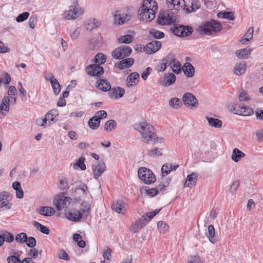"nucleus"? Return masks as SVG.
Here are the masks:
<instances>
[{
    "instance_id": "47",
    "label": "nucleus",
    "mask_w": 263,
    "mask_h": 263,
    "mask_svg": "<svg viewBox=\"0 0 263 263\" xmlns=\"http://www.w3.org/2000/svg\"><path fill=\"white\" fill-rule=\"evenodd\" d=\"M15 240L20 243H23L27 240V235L25 233H20L15 236Z\"/></svg>"
},
{
    "instance_id": "29",
    "label": "nucleus",
    "mask_w": 263,
    "mask_h": 263,
    "mask_svg": "<svg viewBox=\"0 0 263 263\" xmlns=\"http://www.w3.org/2000/svg\"><path fill=\"white\" fill-rule=\"evenodd\" d=\"M85 160V158L84 157H81L77 161L73 164V168L75 170H77L79 168L82 171L85 170L86 166L84 163Z\"/></svg>"
},
{
    "instance_id": "54",
    "label": "nucleus",
    "mask_w": 263,
    "mask_h": 263,
    "mask_svg": "<svg viewBox=\"0 0 263 263\" xmlns=\"http://www.w3.org/2000/svg\"><path fill=\"white\" fill-rule=\"evenodd\" d=\"M187 263H202V262L198 255H195L189 257Z\"/></svg>"
},
{
    "instance_id": "49",
    "label": "nucleus",
    "mask_w": 263,
    "mask_h": 263,
    "mask_svg": "<svg viewBox=\"0 0 263 263\" xmlns=\"http://www.w3.org/2000/svg\"><path fill=\"white\" fill-rule=\"evenodd\" d=\"M157 23L161 25H169L171 24V20L169 18L167 20L165 15L159 16L157 20Z\"/></svg>"
},
{
    "instance_id": "55",
    "label": "nucleus",
    "mask_w": 263,
    "mask_h": 263,
    "mask_svg": "<svg viewBox=\"0 0 263 263\" xmlns=\"http://www.w3.org/2000/svg\"><path fill=\"white\" fill-rule=\"evenodd\" d=\"M2 236L4 237L6 242H11L14 240V236L13 234L7 231H5Z\"/></svg>"
},
{
    "instance_id": "43",
    "label": "nucleus",
    "mask_w": 263,
    "mask_h": 263,
    "mask_svg": "<svg viewBox=\"0 0 263 263\" xmlns=\"http://www.w3.org/2000/svg\"><path fill=\"white\" fill-rule=\"evenodd\" d=\"M81 212L83 214H86L87 216L88 214L90 212V206L87 201H83L81 204Z\"/></svg>"
},
{
    "instance_id": "21",
    "label": "nucleus",
    "mask_w": 263,
    "mask_h": 263,
    "mask_svg": "<svg viewBox=\"0 0 263 263\" xmlns=\"http://www.w3.org/2000/svg\"><path fill=\"white\" fill-rule=\"evenodd\" d=\"M55 211L50 206H41L38 209V213L45 216H51L54 214Z\"/></svg>"
},
{
    "instance_id": "19",
    "label": "nucleus",
    "mask_w": 263,
    "mask_h": 263,
    "mask_svg": "<svg viewBox=\"0 0 263 263\" xmlns=\"http://www.w3.org/2000/svg\"><path fill=\"white\" fill-rule=\"evenodd\" d=\"M247 69V63L246 62H241L239 63H237L235 65L234 68L233 69V72L237 75H242L246 71Z\"/></svg>"
},
{
    "instance_id": "57",
    "label": "nucleus",
    "mask_w": 263,
    "mask_h": 263,
    "mask_svg": "<svg viewBox=\"0 0 263 263\" xmlns=\"http://www.w3.org/2000/svg\"><path fill=\"white\" fill-rule=\"evenodd\" d=\"M239 184L240 182L238 180H235L233 182L230 189V193L232 194H234L236 192L237 188L239 186Z\"/></svg>"
},
{
    "instance_id": "53",
    "label": "nucleus",
    "mask_w": 263,
    "mask_h": 263,
    "mask_svg": "<svg viewBox=\"0 0 263 263\" xmlns=\"http://www.w3.org/2000/svg\"><path fill=\"white\" fill-rule=\"evenodd\" d=\"M162 149H159L158 148H155L153 149L149 150L147 154L149 156H160L162 155L161 153Z\"/></svg>"
},
{
    "instance_id": "12",
    "label": "nucleus",
    "mask_w": 263,
    "mask_h": 263,
    "mask_svg": "<svg viewBox=\"0 0 263 263\" xmlns=\"http://www.w3.org/2000/svg\"><path fill=\"white\" fill-rule=\"evenodd\" d=\"M234 113L243 116H248L253 114V110L246 106H240V105L235 104L232 108Z\"/></svg>"
},
{
    "instance_id": "59",
    "label": "nucleus",
    "mask_w": 263,
    "mask_h": 263,
    "mask_svg": "<svg viewBox=\"0 0 263 263\" xmlns=\"http://www.w3.org/2000/svg\"><path fill=\"white\" fill-rule=\"evenodd\" d=\"M58 256L59 258L68 261L70 259L68 254L64 250L60 251V252L58 253Z\"/></svg>"
},
{
    "instance_id": "33",
    "label": "nucleus",
    "mask_w": 263,
    "mask_h": 263,
    "mask_svg": "<svg viewBox=\"0 0 263 263\" xmlns=\"http://www.w3.org/2000/svg\"><path fill=\"white\" fill-rule=\"evenodd\" d=\"M124 206V203L122 201H117L114 202L111 206L112 209L118 213H122V210Z\"/></svg>"
},
{
    "instance_id": "30",
    "label": "nucleus",
    "mask_w": 263,
    "mask_h": 263,
    "mask_svg": "<svg viewBox=\"0 0 263 263\" xmlns=\"http://www.w3.org/2000/svg\"><path fill=\"white\" fill-rule=\"evenodd\" d=\"M176 61V55L173 53H168L162 61H164L167 66H172Z\"/></svg>"
},
{
    "instance_id": "20",
    "label": "nucleus",
    "mask_w": 263,
    "mask_h": 263,
    "mask_svg": "<svg viewBox=\"0 0 263 263\" xmlns=\"http://www.w3.org/2000/svg\"><path fill=\"white\" fill-rule=\"evenodd\" d=\"M197 178L198 175L195 173H193L190 175H187L184 186L186 187H192V186H194L196 184L197 180Z\"/></svg>"
},
{
    "instance_id": "10",
    "label": "nucleus",
    "mask_w": 263,
    "mask_h": 263,
    "mask_svg": "<svg viewBox=\"0 0 263 263\" xmlns=\"http://www.w3.org/2000/svg\"><path fill=\"white\" fill-rule=\"evenodd\" d=\"M86 70L88 75L97 78H99L104 72L103 68L97 64H90L87 66Z\"/></svg>"
},
{
    "instance_id": "8",
    "label": "nucleus",
    "mask_w": 263,
    "mask_h": 263,
    "mask_svg": "<svg viewBox=\"0 0 263 263\" xmlns=\"http://www.w3.org/2000/svg\"><path fill=\"white\" fill-rule=\"evenodd\" d=\"M171 31L178 36H188L192 33L191 27H185L183 25H176L171 28Z\"/></svg>"
},
{
    "instance_id": "17",
    "label": "nucleus",
    "mask_w": 263,
    "mask_h": 263,
    "mask_svg": "<svg viewBox=\"0 0 263 263\" xmlns=\"http://www.w3.org/2000/svg\"><path fill=\"white\" fill-rule=\"evenodd\" d=\"M139 74L137 72L130 73L126 79L127 86L130 87L136 85L139 82Z\"/></svg>"
},
{
    "instance_id": "11",
    "label": "nucleus",
    "mask_w": 263,
    "mask_h": 263,
    "mask_svg": "<svg viewBox=\"0 0 263 263\" xmlns=\"http://www.w3.org/2000/svg\"><path fill=\"white\" fill-rule=\"evenodd\" d=\"M64 215L71 221H78L82 218V212L76 209H66Z\"/></svg>"
},
{
    "instance_id": "16",
    "label": "nucleus",
    "mask_w": 263,
    "mask_h": 263,
    "mask_svg": "<svg viewBox=\"0 0 263 263\" xmlns=\"http://www.w3.org/2000/svg\"><path fill=\"white\" fill-rule=\"evenodd\" d=\"M96 87L102 91H107L110 89V83L104 79H100L96 82Z\"/></svg>"
},
{
    "instance_id": "38",
    "label": "nucleus",
    "mask_w": 263,
    "mask_h": 263,
    "mask_svg": "<svg viewBox=\"0 0 263 263\" xmlns=\"http://www.w3.org/2000/svg\"><path fill=\"white\" fill-rule=\"evenodd\" d=\"M88 124L90 128L96 129L99 127L100 122L96 117H93L88 120Z\"/></svg>"
},
{
    "instance_id": "41",
    "label": "nucleus",
    "mask_w": 263,
    "mask_h": 263,
    "mask_svg": "<svg viewBox=\"0 0 263 263\" xmlns=\"http://www.w3.org/2000/svg\"><path fill=\"white\" fill-rule=\"evenodd\" d=\"M133 40L134 36L132 35L127 34L120 37L118 39V42L120 43L129 44L132 42Z\"/></svg>"
},
{
    "instance_id": "13",
    "label": "nucleus",
    "mask_w": 263,
    "mask_h": 263,
    "mask_svg": "<svg viewBox=\"0 0 263 263\" xmlns=\"http://www.w3.org/2000/svg\"><path fill=\"white\" fill-rule=\"evenodd\" d=\"M94 178L97 179L106 170V165L103 162H98L93 163L92 166Z\"/></svg>"
},
{
    "instance_id": "6",
    "label": "nucleus",
    "mask_w": 263,
    "mask_h": 263,
    "mask_svg": "<svg viewBox=\"0 0 263 263\" xmlns=\"http://www.w3.org/2000/svg\"><path fill=\"white\" fill-rule=\"evenodd\" d=\"M132 52V49L124 45L116 48L112 52L111 55L115 59L121 60L129 56Z\"/></svg>"
},
{
    "instance_id": "23",
    "label": "nucleus",
    "mask_w": 263,
    "mask_h": 263,
    "mask_svg": "<svg viewBox=\"0 0 263 263\" xmlns=\"http://www.w3.org/2000/svg\"><path fill=\"white\" fill-rule=\"evenodd\" d=\"M184 69H183L184 74L189 78L192 77L195 73V69L194 66L190 63H186L184 65Z\"/></svg>"
},
{
    "instance_id": "3",
    "label": "nucleus",
    "mask_w": 263,
    "mask_h": 263,
    "mask_svg": "<svg viewBox=\"0 0 263 263\" xmlns=\"http://www.w3.org/2000/svg\"><path fill=\"white\" fill-rule=\"evenodd\" d=\"M199 28L205 34L212 35L219 31L222 28V25L219 22L212 20L205 22Z\"/></svg>"
},
{
    "instance_id": "58",
    "label": "nucleus",
    "mask_w": 263,
    "mask_h": 263,
    "mask_svg": "<svg viewBox=\"0 0 263 263\" xmlns=\"http://www.w3.org/2000/svg\"><path fill=\"white\" fill-rule=\"evenodd\" d=\"M149 219H148L146 216V215H143L141 218H140L139 219L138 221H137L140 224V225L141 226V227H142V228H143L144 227H145L147 223L149 221Z\"/></svg>"
},
{
    "instance_id": "44",
    "label": "nucleus",
    "mask_w": 263,
    "mask_h": 263,
    "mask_svg": "<svg viewBox=\"0 0 263 263\" xmlns=\"http://www.w3.org/2000/svg\"><path fill=\"white\" fill-rule=\"evenodd\" d=\"M106 61V57L101 53H97L95 57V62L99 65L104 64Z\"/></svg>"
},
{
    "instance_id": "34",
    "label": "nucleus",
    "mask_w": 263,
    "mask_h": 263,
    "mask_svg": "<svg viewBox=\"0 0 263 263\" xmlns=\"http://www.w3.org/2000/svg\"><path fill=\"white\" fill-rule=\"evenodd\" d=\"M180 1L181 0H166V4L171 10L173 9L179 10ZM181 1L184 2V0H181Z\"/></svg>"
},
{
    "instance_id": "51",
    "label": "nucleus",
    "mask_w": 263,
    "mask_h": 263,
    "mask_svg": "<svg viewBox=\"0 0 263 263\" xmlns=\"http://www.w3.org/2000/svg\"><path fill=\"white\" fill-rule=\"evenodd\" d=\"M171 172L170 165L168 163L163 164L161 167V173L163 177L167 175Z\"/></svg>"
},
{
    "instance_id": "37",
    "label": "nucleus",
    "mask_w": 263,
    "mask_h": 263,
    "mask_svg": "<svg viewBox=\"0 0 263 263\" xmlns=\"http://www.w3.org/2000/svg\"><path fill=\"white\" fill-rule=\"evenodd\" d=\"M10 99L8 97H5L2 100V103L0 105V109L2 110L9 111V104Z\"/></svg>"
},
{
    "instance_id": "25",
    "label": "nucleus",
    "mask_w": 263,
    "mask_h": 263,
    "mask_svg": "<svg viewBox=\"0 0 263 263\" xmlns=\"http://www.w3.org/2000/svg\"><path fill=\"white\" fill-rule=\"evenodd\" d=\"M245 156V154L242 152L237 148H235L233 150L231 158L234 162H237Z\"/></svg>"
},
{
    "instance_id": "2",
    "label": "nucleus",
    "mask_w": 263,
    "mask_h": 263,
    "mask_svg": "<svg viewBox=\"0 0 263 263\" xmlns=\"http://www.w3.org/2000/svg\"><path fill=\"white\" fill-rule=\"evenodd\" d=\"M136 129L139 132L142 137V141L146 143L153 142L156 139L155 128L146 122H141L136 126Z\"/></svg>"
},
{
    "instance_id": "60",
    "label": "nucleus",
    "mask_w": 263,
    "mask_h": 263,
    "mask_svg": "<svg viewBox=\"0 0 263 263\" xmlns=\"http://www.w3.org/2000/svg\"><path fill=\"white\" fill-rule=\"evenodd\" d=\"M45 117L48 120L49 125L51 124L52 123H55L58 120V118L52 116L49 111L45 115Z\"/></svg>"
},
{
    "instance_id": "22",
    "label": "nucleus",
    "mask_w": 263,
    "mask_h": 263,
    "mask_svg": "<svg viewBox=\"0 0 263 263\" xmlns=\"http://www.w3.org/2000/svg\"><path fill=\"white\" fill-rule=\"evenodd\" d=\"M117 64V67L120 69H123L124 68H129L134 63V60L133 58H129L125 59H122Z\"/></svg>"
},
{
    "instance_id": "42",
    "label": "nucleus",
    "mask_w": 263,
    "mask_h": 263,
    "mask_svg": "<svg viewBox=\"0 0 263 263\" xmlns=\"http://www.w3.org/2000/svg\"><path fill=\"white\" fill-rule=\"evenodd\" d=\"M170 181L171 179H167L165 181L161 182L158 185L157 187L158 192H162V194H163L164 193V191L166 189V187L169 185Z\"/></svg>"
},
{
    "instance_id": "32",
    "label": "nucleus",
    "mask_w": 263,
    "mask_h": 263,
    "mask_svg": "<svg viewBox=\"0 0 263 263\" xmlns=\"http://www.w3.org/2000/svg\"><path fill=\"white\" fill-rule=\"evenodd\" d=\"M33 225L36 228L38 231H40L41 233L44 234L48 235L50 233V230L48 228L42 225L37 221H33Z\"/></svg>"
},
{
    "instance_id": "35",
    "label": "nucleus",
    "mask_w": 263,
    "mask_h": 263,
    "mask_svg": "<svg viewBox=\"0 0 263 263\" xmlns=\"http://www.w3.org/2000/svg\"><path fill=\"white\" fill-rule=\"evenodd\" d=\"M200 7V2L199 0H192L190 8H187L186 11L187 13L195 12Z\"/></svg>"
},
{
    "instance_id": "1",
    "label": "nucleus",
    "mask_w": 263,
    "mask_h": 263,
    "mask_svg": "<svg viewBox=\"0 0 263 263\" xmlns=\"http://www.w3.org/2000/svg\"><path fill=\"white\" fill-rule=\"evenodd\" d=\"M152 0H143L138 10L140 21L149 22L155 18L157 5L156 2H154V5L152 6Z\"/></svg>"
},
{
    "instance_id": "5",
    "label": "nucleus",
    "mask_w": 263,
    "mask_h": 263,
    "mask_svg": "<svg viewBox=\"0 0 263 263\" xmlns=\"http://www.w3.org/2000/svg\"><path fill=\"white\" fill-rule=\"evenodd\" d=\"M71 200V199L70 197L65 196L64 193H61L55 197L54 200V204L58 211H61L69 206Z\"/></svg>"
},
{
    "instance_id": "28",
    "label": "nucleus",
    "mask_w": 263,
    "mask_h": 263,
    "mask_svg": "<svg viewBox=\"0 0 263 263\" xmlns=\"http://www.w3.org/2000/svg\"><path fill=\"white\" fill-rule=\"evenodd\" d=\"M130 16L128 15L116 14L115 15V23L119 25L124 24L129 21Z\"/></svg>"
},
{
    "instance_id": "27",
    "label": "nucleus",
    "mask_w": 263,
    "mask_h": 263,
    "mask_svg": "<svg viewBox=\"0 0 263 263\" xmlns=\"http://www.w3.org/2000/svg\"><path fill=\"white\" fill-rule=\"evenodd\" d=\"M100 24V22L98 20L94 18L88 21L86 24L85 28L86 30L91 31L99 27Z\"/></svg>"
},
{
    "instance_id": "26",
    "label": "nucleus",
    "mask_w": 263,
    "mask_h": 263,
    "mask_svg": "<svg viewBox=\"0 0 263 263\" xmlns=\"http://www.w3.org/2000/svg\"><path fill=\"white\" fill-rule=\"evenodd\" d=\"M208 234L207 235L209 241L213 244L217 241V238L215 236V229L212 224L209 225L208 228Z\"/></svg>"
},
{
    "instance_id": "52",
    "label": "nucleus",
    "mask_w": 263,
    "mask_h": 263,
    "mask_svg": "<svg viewBox=\"0 0 263 263\" xmlns=\"http://www.w3.org/2000/svg\"><path fill=\"white\" fill-rule=\"evenodd\" d=\"M25 242L28 247L32 248L34 247L36 243L35 238L32 236L27 237V240L25 241Z\"/></svg>"
},
{
    "instance_id": "40",
    "label": "nucleus",
    "mask_w": 263,
    "mask_h": 263,
    "mask_svg": "<svg viewBox=\"0 0 263 263\" xmlns=\"http://www.w3.org/2000/svg\"><path fill=\"white\" fill-rule=\"evenodd\" d=\"M149 34L152 36L157 39L163 38L165 36V34L163 32L158 31L155 29H151Z\"/></svg>"
},
{
    "instance_id": "64",
    "label": "nucleus",
    "mask_w": 263,
    "mask_h": 263,
    "mask_svg": "<svg viewBox=\"0 0 263 263\" xmlns=\"http://www.w3.org/2000/svg\"><path fill=\"white\" fill-rule=\"evenodd\" d=\"M141 228H142V227H141V226L140 225L139 222L138 221H137L136 223H135L134 224L132 225V226L130 228V230L132 232L135 233L137 232Z\"/></svg>"
},
{
    "instance_id": "46",
    "label": "nucleus",
    "mask_w": 263,
    "mask_h": 263,
    "mask_svg": "<svg viewBox=\"0 0 263 263\" xmlns=\"http://www.w3.org/2000/svg\"><path fill=\"white\" fill-rule=\"evenodd\" d=\"M157 227L159 231L162 233H164L167 231L169 228V226L167 224L161 221L158 222Z\"/></svg>"
},
{
    "instance_id": "4",
    "label": "nucleus",
    "mask_w": 263,
    "mask_h": 263,
    "mask_svg": "<svg viewBox=\"0 0 263 263\" xmlns=\"http://www.w3.org/2000/svg\"><path fill=\"white\" fill-rule=\"evenodd\" d=\"M138 175L139 179L147 184L153 183L156 180V177L153 172L145 167H141L138 169Z\"/></svg>"
},
{
    "instance_id": "63",
    "label": "nucleus",
    "mask_w": 263,
    "mask_h": 263,
    "mask_svg": "<svg viewBox=\"0 0 263 263\" xmlns=\"http://www.w3.org/2000/svg\"><path fill=\"white\" fill-rule=\"evenodd\" d=\"M239 100L240 101H246L250 100L249 96L246 91H242L239 96Z\"/></svg>"
},
{
    "instance_id": "45",
    "label": "nucleus",
    "mask_w": 263,
    "mask_h": 263,
    "mask_svg": "<svg viewBox=\"0 0 263 263\" xmlns=\"http://www.w3.org/2000/svg\"><path fill=\"white\" fill-rule=\"evenodd\" d=\"M172 70L176 73L179 74L181 72L182 66L181 64L178 61H176L171 67Z\"/></svg>"
},
{
    "instance_id": "61",
    "label": "nucleus",
    "mask_w": 263,
    "mask_h": 263,
    "mask_svg": "<svg viewBox=\"0 0 263 263\" xmlns=\"http://www.w3.org/2000/svg\"><path fill=\"white\" fill-rule=\"evenodd\" d=\"M11 198L10 194L6 191L2 192L0 193V199L3 201H9Z\"/></svg>"
},
{
    "instance_id": "9",
    "label": "nucleus",
    "mask_w": 263,
    "mask_h": 263,
    "mask_svg": "<svg viewBox=\"0 0 263 263\" xmlns=\"http://www.w3.org/2000/svg\"><path fill=\"white\" fill-rule=\"evenodd\" d=\"M184 104L191 109H196L198 106V102L195 96L190 92L184 93L182 97Z\"/></svg>"
},
{
    "instance_id": "18",
    "label": "nucleus",
    "mask_w": 263,
    "mask_h": 263,
    "mask_svg": "<svg viewBox=\"0 0 263 263\" xmlns=\"http://www.w3.org/2000/svg\"><path fill=\"white\" fill-rule=\"evenodd\" d=\"M176 80V76L173 73H165L164 76V81L162 85L164 86H169L175 83Z\"/></svg>"
},
{
    "instance_id": "50",
    "label": "nucleus",
    "mask_w": 263,
    "mask_h": 263,
    "mask_svg": "<svg viewBox=\"0 0 263 263\" xmlns=\"http://www.w3.org/2000/svg\"><path fill=\"white\" fill-rule=\"evenodd\" d=\"M29 16V13L28 12H24L20 14L16 17V21L18 23L22 22L27 20Z\"/></svg>"
},
{
    "instance_id": "15",
    "label": "nucleus",
    "mask_w": 263,
    "mask_h": 263,
    "mask_svg": "<svg viewBox=\"0 0 263 263\" xmlns=\"http://www.w3.org/2000/svg\"><path fill=\"white\" fill-rule=\"evenodd\" d=\"M125 93V90L123 88L117 87H113L109 90L108 95L110 99H117L122 98Z\"/></svg>"
},
{
    "instance_id": "14",
    "label": "nucleus",
    "mask_w": 263,
    "mask_h": 263,
    "mask_svg": "<svg viewBox=\"0 0 263 263\" xmlns=\"http://www.w3.org/2000/svg\"><path fill=\"white\" fill-rule=\"evenodd\" d=\"M162 45L161 42L154 41L147 44L145 47V50L148 54H153L160 49Z\"/></svg>"
},
{
    "instance_id": "39",
    "label": "nucleus",
    "mask_w": 263,
    "mask_h": 263,
    "mask_svg": "<svg viewBox=\"0 0 263 263\" xmlns=\"http://www.w3.org/2000/svg\"><path fill=\"white\" fill-rule=\"evenodd\" d=\"M169 105L174 109H177L182 105L181 101L177 98H172L169 101Z\"/></svg>"
},
{
    "instance_id": "36",
    "label": "nucleus",
    "mask_w": 263,
    "mask_h": 263,
    "mask_svg": "<svg viewBox=\"0 0 263 263\" xmlns=\"http://www.w3.org/2000/svg\"><path fill=\"white\" fill-rule=\"evenodd\" d=\"M117 126V123L114 120L107 121L104 125V129L106 132H111Z\"/></svg>"
},
{
    "instance_id": "48",
    "label": "nucleus",
    "mask_w": 263,
    "mask_h": 263,
    "mask_svg": "<svg viewBox=\"0 0 263 263\" xmlns=\"http://www.w3.org/2000/svg\"><path fill=\"white\" fill-rule=\"evenodd\" d=\"M51 84L54 93L55 95L59 94L61 90V86L58 81L57 80H54V81L51 82Z\"/></svg>"
},
{
    "instance_id": "31",
    "label": "nucleus",
    "mask_w": 263,
    "mask_h": 263,
    "mask_svg": "<svg viewBox=\"0 0 263 263\" xmlns=\"http://www.w3.org/2000/svg\"><path fill=\"white\" fill-rule=\"evenodd\" d=\"M252 50L250 48H243L236 51V55L239 59H246L251 54Z\"/></svg>"
},
{
    "instance_id": "7",
    "label": "nucleus",
    "mask_w": 263,
    "mask_h": 263,
    "mask_svg": "<svg viewBox=\"0 0 263 263\" xmlns=\"http://www.w3.org/2000/svg\"><path fill=\"white\" fill-rule=\"evenodd\" d=\"M83 13V9L79 6L77 2H75L73 5L70 6L69 9L65 12V18L68 20H74Z\"/></svg>"
},
{
    "instance_id": "56",
    "label": "nucleus",
    "mask_w": 263,
    "mask_h": 263,
    "mask_svg": "<svg viewBox=\"0 0 263 263\" xmlns=\"http://www.w3.org/2000/svg\"><path fill=\"white\" fill-rule=\"evenodd\" d=\"M107 112L105 110H100L96 112V115L94 116L96 117L98 121H100L101 119H103L106 118L107 117Z\"/></svg>"
},
{
    "instance_id": "24",
    "label": "nucleus",
    "mask_w": 263,
    "mask_h": 263,
    "mask_svg": "<svg viewBox=\"0 0 263 263\" xmlns=\"http://www.w3.org/2000/svg\"><path fill=\"white\" fill-rule=\"evenodd\" d=\"M206 119L210 126L213 127L219 128L222 126V122L218 119L207 116Z\"/></svg>"
},
{
    "instance_id": "62",
    "label": "nucleus",
    "mask_w": 263,
    "mask_h": 263,
    "mask_svg": "<svg viewBox=\"0 0 263 263\" xmlns=\"http://www.w3.org/2000/svg\"><path fill=\"white\" fill-rule=\"evenodd\" d=\"M37 22V17L36 16H31L29 20L28 25L30 28L33 29Z\"/></svg>"
}]
</instances>
